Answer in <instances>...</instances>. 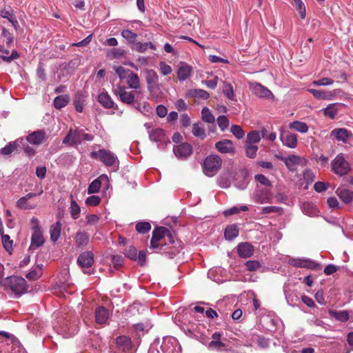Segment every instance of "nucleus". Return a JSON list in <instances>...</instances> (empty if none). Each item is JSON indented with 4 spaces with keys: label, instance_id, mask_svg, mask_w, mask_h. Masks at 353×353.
<instances>
[{
    "label": "nucleus",
    "instance_id": "13d9d810",
    "mask_svg": "<svg viewBox=\"0 0 353 353\" xmlns=\"http://www.w3.org/2000/svg\"><path fill=\"white\" fill-rule=\"evenodd\" d=\"M230 131L237 139H242L245 135V132L240 125H232Z\"/></svg>",
    "mask_w": 353,
    "mask_h": 353
},
{
    "label": "nucleus",
    "instance_id": "864d4df0",
    "mask_svg": "<svg viewBox=\"0 0 353 353\" xmlns=\"http://www.w3.org/2000/svg\"><path fill=\"white\" fill-rule=\"evenodd\" d=\"M258 147L255 145L245 143L246 156L250 159H254L256 156Z\"/></svg>",
    "mask_w": 353,
    "mask_h": 353
},
{
    "label": "nucleus",
    "instance_id": "a878e982",
    "mask_svg": "<svg viewBox=\"0 0 353 353\" xmlns=\"http://www.w3.org/2000/svg\"><path fill=\"white\" fill-rule=\"evenodd\" d=\"M126 82L131 89L137 90L140 88V79L138 74L132 71L128 75Z\"/></svg>",
    "mask_w": 353,
    "mask_h": 353
},
{
    "label": "nucleus",
    "instance_id": "f257e3e1",
    "mask_svg": "<svg viewBox=\"0 0 353 353\" xmlns=\"http://www.w3.org/2000/svg\"><path fill=\"white\" fill-rule=\"evenodd\" d=\"M1 284L17 296H21L28 290L27 282L21 276H12L5 278L1 281Z\"/></svg>",
    "mask_w": 353,
    "mask_h": 353
},
{
    "label": "nucleus",
    "instance_id": "9d476101",
    "mask_svg": "<svg viewBox=\"0 0 353 353\" xmlns=\"http://www.w3.org/2000/svg\"><path fill=\"white\" fill-rule=\"evenodd\" d=\"M290 264L296 268H307L311 270H319V263L310 259H292L290 260Z\"/></svg>",
    "mask_w": 353,
    "mask_h": 353
},
{
    "label": "nucleus",
    "instance_id": "c03bdc74",
    "mask_svg": "<svg viewBox=\"0 0 353 353\" xmlns=\"http://www.w3.org/2000/svg\"><path fill=\"white\" fill-rule=\"evenodd\" d=\"M307 91L318 100H327V98H329L328 95L327 94V91L325 90L310 88L307 90Z\"/></svg>",
    "mask_w": 353,
    "mask_h": 353
},
{
    "label": "nucleus",
    "instance_id": "f03ea898",
    "mask_svg": "<svg viewBox=\"0 0 353 353\" xmlns=\"http://www.w3.org/2000/svg\"><path fill=\"white\" fill-rule=\"evenodd\" d=\"M331 170L339 176L347 175L351 170L349 162L343 154H339L331 162Z\"/></svg>",
    "mask_w": 353,
    "mask_h": 353
},
{
    "label": "nucleus",
    "instance_id": "bf43d9fd",
    "mask_svg": "<svg viewBox=\"0 0 353 353\" xmlns=\"http://www.w3.org/2000/svg\"><path fill=\"white\" fill-rule=\"evenodd\" d=\"M217 123L221 131H224L228 128L230 122L225 115H221L217 118Z\"/></svg>",
    "mask_w": 353,
    "mask_h": 353
},
{
    "label": "nucleus",
    "instance_id": "c756f323",
    "mask_svg": "<svg viewBox=\"0 0 353 353\" xmlns=\"http://www.w3.org/2000/svg\"><path fill=\"white\" fill-rule=\"evenodd\" d=\"M239 235V228L236 224L228 225L224 232V236L226 240L231 241Z\"/></svg>",
    "mask_w": 353,
    "mask_h": 353
},
{
    "label": "nucleus",
    "instance_id": "dca6fc26",
    "mask_svg": "<svg viewBox=\"0 0 353 353\" xmlns=\"http://www.w3.org/2000/svg\"><path fill=\"white\" fill-rule=\"evenodd\" d=\"M280 139L284 145L290 148H295L297 145V136L291 132L281 134Z\"/></svg>",
    "mask_w": 353,
    "mask_h": 353
},
{
    "label": "nucleus",
    "instance_id": "69168bd1",
    "mask_svg": "<svg viewBox=\"0 0 353 353\" xmlns=\"http://www.w3.org/2000/svg\"><path fill=\"white\" fill-rule=\"evenodd\" d=\"M125 54V51L121 48H113L109 52V56L113 59H119Z\"/></svg>",
    "mask_w": 353,
    "mask_h": 353
},
{
    "label": "nucleus",
    "instance_id": "6e6d98bb",
    "mask_svg": "<svg viewBox=\"0 0 353 353\" xmlns=\"http://www.w3.org/2000/svg\"><path fill=\"white\" fill-rule=\"evenodd\" d=\"M101 186V183L97 179L94 180L88 186V193L93 194L99 192Z\"/></svg>",
    "mask_w": 353,
    "mask_h": 353
},
{
    "label": "nucleus",
    "instance_id": "b1692460",
    "mask_svg": "<svg viewBox=\"0 0 353 353\" xmlns=\"http://www.w3.org/2000/svg\"><path fill=\"white\" fill-rule=\"evenodd\" d=\"M336 193L345 203H350L353 201V192L348 189L338 188Z\"/></svg>",
    "mask_w": 353,
    "mask_h": 353
},
{
    "label": "nucleus",
    "instance_id": "412c9836",
    "mask_svg": "<svg viewBox=\"0 0 353 353\" xmlns=\"http://www.w3.org/2000/svg\"><path fill=\"white\" fill-rule=\"evenodd\" d=\"M352 134L345 128L334 129L331 132V137H334L338 141L346 142L352 137Z\"/></svg>",
    "mask_w": 353,
    "mask_h": 353
},
{
    "label": "nucleus",
    "instance_id": "7c9ffc66",
    "mask_svg": "<svg viewBox=\"0 0 353 353\" xmlns=\"http://www.w3.org/2000/svg\"><path fill=\"white\" fill-rule=\"evenodd\" d=\"M148 48L155 50L156 46L152 42H136L132 47L133 50L141 53L145 52Z\"/></svg>",
    "mask_w": 353,
    "mask_h": 353
},
{
    "label": "nucleus",
    "instance_id": "1a4fd4ad",
    "mask_svg": "<svg viewBox=\"0 0 353 353\" xmlns=\"http://www.w3.org/2000/svg\"><path fill=\"white\" fill-rule=\"evenodd\" d=\"M81 134L82 130H72L70 128L67 135L64 137L63 143L67 144L69 146H76L81 143Z\"/></svg>",
    "mask_w": 353,
    "mask_h": 353
},
{
    "label": "nucleus",
    "instance_id": "f8f14e48",
    "mask_svg": "<svg viewBox=\"0 0 353 353\" xmlns=\"http://www.w3.org/2000/svg\"><path fill=\"white\" fill-rule=\"evenodd\" d=\"M250 88L254 95L260 98L269 99L273 97V94L272 92L265 86L262 85L261 83H251L250 84Z\"/></svg>",
    "mask_w": 353,
    "mask_h": 353
},
{
    "label": "nucleus",
    "instance_id": "39448f33",
    "mask_svg": "<svg viewBox=\"0 0 353 353\" xmlns=\"http://www.w3.org/2000/svg\"><path fill=\"white\" fill-rule=\"evenodd\" d=\"M114 93L122 103L128 105H132L136 101L134 92L128 91L125 87L120 85L114 90Z\"/></svg>",
    "mask_w": 353,
    "mask_h": 353
},
{
    "label": "nucleus",
    "instance_id": "8fccbe9b",
    "mask_svg": "<svg viewBox=\"0 0 353 353\" xmlns=\"http://www.w3.org/2000/svg\"><path fill=\"white\" fill-rule=\"evenodd\" d=\"M121 36L125 39L129 43L134 44L137 37V34L130 30H123L121 32Z\"/></svg>",
    "mask_w": 353,
    "mask_h": 353
},
{
    "label": "nucleus",
    "instance_id": "aec40b11",
    "mask_svg": "<svg viewBox=\"0 0 353 353\" xmlns=\"http://www.w3.org/2000/svg\"><path fill=\"white\" fill-rule=\"evenodd\" d=\"M46 139V134L42 130L35 131L26 137V141L34 145L42 143Z\"/></svg>",
    "mask_w": 353,
    "mask_h": 353
},
{
    "label": "nucleus",
    "instance_id": "f3484780",
    "mask_svg": "<svg viewBox=\"0 0 353 353\" xmlns=\"http://www.w3.org/2000/svg\"><path fill=\"white\" fill-rule=\"evenodd\" d=\"M45 242L43 232L41 230H33L31 237V244L30 249H35L41 247Z\"/></svg>",
    "mask_w": 353,
    "mask_h": 353
},
{
    "label": "nucleus",
    "instance_id": "e2e57ef3",
    "mask_svg": "<svg viewBox=\"0 0 353 353\" xmlns=\"http://www.w3.org/2000/svg\"><path fill=\"white\" fill-rule=\"evenodd\" d=\"M112 263L113 264L114 268L118 270L120 267L123 265V258L121 255H112Z\"/></svg>",
    "mask_w": 353,
    "mask_h": 353
},
{
    "label": "nucleus",
    "instance_id": "603ef678",
    "mask_svg": "<svg viewBox=\"0 0 353 353\" xmlns=\"http://www.w3.org/2000/svg\"><path fill=\"white\" fill-rule=\"evenodd\" d=\"M294 7L299 12L301 19H304L306 14L305 6L302 0H294Z\"/></svg>",
    "mask_w": 353,
    "mask_h": 353
},
{
    "label": "nucleus",
    "instance_id": "ea45409f",
    "mask_svg": "<svg viewBox=\"0 0 353 353\" xmlns=\"http://www.w3.org/2000/svg\"><path fill=\"white\" fill-rule=\"evenodd\" d=\"M144 72L145 74L146 84L159 81V76L154 70L146 68Z\"/></svg>",
    "mask_w": 353,
    "mask_h": 353
},
{
    "label": "nucleus",
    "instance_id": "4d7b16f0",
    "mask_svg": "<svg viewBox=\"0 0 353 353\" xmlns=\"http://www.w3.org/2000/svg\"><path fill=\"white\" fill-rule=\"evenodd\" d=\"M70 214L74 219H77L80 214V207L74 201H72L70 203Z\"/></svg>",
    "mask_w": 353,
    "mask_h": 353
},
{
    "label": "nucleus",
    "instance_id": "bb28decb",
    "mask_svg": "<svg viewBox=\"0 0 353 353\" xmlns=\"http://www.w3.org/2000/svg\"><path fill=\"white\" fill-rule=\"evenodd\" d=\"M303 212L310 216H315L318 214L319 210L316 206L310 202H305L302 204Z\"/></svg>",
    "mask_w": 353,
    "mask_h": 353
},
{
    "label": "nucleus",
    "instance_id": "4be33fe9",
    "mask_svg": "<svg viewBox=\"0 0 353 353\" xmlns=\"http://www.w3.org/2000/svg\"><path fill=\"white\" fill-rule=\"evenodd\" d=\"M23 139H18L14 141H12L8 143L4 148H1V154L3 155H9L12 153L17 148L20 146L21 144H23Z\"/></svg>",
    "mask_w": 353,
    "mask_h": 353
},
{
    "label": "nucleus",
    "instance_id": "423d86ee",
    "mask_svg": "<svg viewBox=\"0 0 353 353\" xmlns=\"http://www.w3.org/2000/svg\"><path fill=\"white\" fill-rule=\"evenodd\" d=\"M148 134L150 141L156 142L159 148H163L168 143H170L164 130L160 128L152 129L148 132Z\"/></svg>",
    "mask_w": 353,
    "mask_h": 353
},
{
    "label": "nucleus",
    "instance_id": "774afa93",
    "mask_svg": "<svg viewBox=\"0 0 353 353\" xmlns=\"http://www.w3.org/2000/svg\"><path fill=\"white\" fill-rule=\"evenodd\" d=\"M37 76L40 81H44L46 79V74L43 68V64L39 62L37 69Z\"/></svg>",
    "mask_w": 353,
    "mask_h": 353
},
{
    "label": "nucleus",
    "instance_id": "9b49d317",
    "mask_svg": "<svg viewBox=\"0 0 353 353\" xmlns=\"http://www.w3.org/2000/svg\"><path fill=\"white\" fill-rule=\"evenodd\" d=\"M253 199L254 202L257 203H270L272 202V194L270 191L268 189H257L254 193Z\"/></svg>",
    "mask_w": 353,
    "mask_h": 353
},
{
    "label": "nucleus",
    "instance_id": "0eeeda50",
    "mask_svg": "<svg viewBox=\"0 0 353 353\" xmlns=\"http://www.w3.org/2000/svg\"><path fill=\"white\" fill-rule=\"evenodd\" d=\"M78 265L83 269V272L91 274L90 271H86L85 269L90 268L94 263V254L90 251L82 252L77 259Z\"/></svg>",
    "mask_w": 353,
    "mask_h": 353
},
{
    "label": "nucleus",
    "instance_id": "49530a36",
    "mask_svg": "<svg viewBox=\"0 0 353 353\" xmlns=\"http://www.w3.org/2000/svg\"><path fill=\"white\" fill-rule=\"evenodd\" d=\"M114 70L121 80L126 79L128 75L132 72L130 69H126L122 66H114Z\"/></svg>",
    "mask_w": 353,
    "mask_h": 353
},
{
    "label": "nucleus",
    "instance_id": "3c124183",
    "mask_svg": "<svg viewBox=\"0 0 353 353\" xmlns=\"http://www.w3.org/2000/svg\"><path fill=\"white\" fill-rule=\"evenodd\" d=\"M1 241L5 250L10 252L12 250L13 241L10 239L8 234H1Z\"/></svg>",
    "mask_w": 353,
    "mask_h": 353
},
{
    "label": "nucleus",
    "instance_id": "09e8293b",
    "mask_svg": "<svg viewBox=\"0 0 353 353\" xmlns=\"http://www.w3.org/2000/svg\"><path fill=\"white\" fill-rule=\"evenodd\" d=\"M136 230L141 234H145L148 232L151 229V225L149 222H139L135 226Z\"/></svg>",
    "mask_w": 353,
    "mask_h": 353
},
{
    "label": "nucleus",
    "instance_id": "338daca9",
    "mask_svg": "<svg viewBox=\"0 0 353 353\" xmlns=\"http://www.w3.org/2000/svg\"><path fill=\"white\" fill-rule=\"evenodd\" d=\"M159 70L162 75L166 76L172 72V69L170 65L166 64L163 61H161L159 63Z\"/></svg>",
    "mask_w": 353,
    "mask_h": 353
},
{
    "label": "nucleus",
    "instance_id": "c9c22d12",
    "mask_svg": "<svg viewBox=\"0 0 353 353\" xmlns=\"http://www.w3.org/2000/svg\"><path fill=\"white\" fill-rule=\"evenodd\" d=\"M329 314L332 317H334L341 322H345L349 319V314L347 310H329Z\"/></svg>",
    "mask_w": 353,
    "mask_h": 353
},
{
    "label": "nucleus",
    "instance_id": "6ab92c4d",
    "mask_svg": "<svg viewBox=\"0 0 353 353\" xmlns=\"http://www.w3.org/2000/svg\"><path fill=\"white\" fill-rule=\"evenodd\" d=\"M237 252L241 257L248 258L254 253V248L249 243H241L237 247Z\"/></svg>",
    "mask_w": 353,
    "mask_h": 353
},
{
    "label": "nucleus",
    "instance_id": "2eb2a0df",
    "mask_svg": "<svg viewBox=\"0 0 353 353\" xmlns=\"http://www.w3.org/2000/svg\"><path fill=\"white\" fill-rule=\"evenodd\" d=\"M216 149L221 153H233L234 147L232 141L223 139L215 143Z\"/></svg>",
    "mask_w": 353,
    "mask_h": 353
},
{
    "label": "nucleus",
    "instance_id": "a19ab883",
    "mask_svg": "<svg viewBox=\"0 0 353 353\" xmlns=\"http://www.w3.org/2000/svg\"><path fill=\"white\" fill-rule=\"evenodd\" d=\"M170 232L164 227H160L155 229L152 232V237L157 239L159 241L166 235H170Z\"/></svg>",
    "mask_w": 353,
    "mask_h": 353
},
{
    "label": "nucleus",
    "instance_id": "6e6552de",
    "mask_svg": "<svg viewBox=\"0 0 353 353\" xmlns=\"http://www.w3.org/2000/svg\"><path fill=\"white\" fill-rule=\"evenodd\" d=\"M193 149L190 144L188 143H182L179 145H174L173 152L176 157L181 160L188 159L192 154Z\"/></svg>",
    "mask_w": 353,
    "mask_h": 353
},
{
    "label": "nucleus",
    "instance_id": "58836bf2",
    "mask_svg": "<svg viewBox=\"0 0 353 353\" xmlns=\"http://www.w3.org/2000/svg\"><path fill=\"white\" fill-rule=\"evenodd\" d=\"M289 127L290 129L295 130L301 133H305L308 130L307 124L304 122L295 121L290 123Z\"/></svg>",
    "mask_w": 353,
    "mask_h": 353
},
{
    "label": "nucleus",
    "instance_id": "052dcab7",
    "mask_svg": "<svg viewBox=\"0 0 353 353\" xmlns=\"http://www.w3.org/2000/svg\"><path fill=\"white\" fill-rule=\"evenodd\" d=\"M123 254L126 257L130 259L131 260L136 261L137 259V251L134 246H130L123 252Z\"/></svg>",
    "mask_w": 353,
    "mask_h": 353
},
{
    "label": "nucleus",
    "instance_id": "20e7f679",
    "mask_svg": "<svg viewBox=\"0 0 353 353\" xmlns=\"http://www.w3.org/2000/svg\"><path fill=\"white\" fill-rule=\"evenodd\" d=\"M91 157L94 159H99L106 166H112L118 162L117 157L113 152L104 149L92 152Z\"/></svg>",
    "mask_w": 353,
    "mask_h": 353
},
{
    "label": "nucleus",
    "instance_id": "4c0bfd02",
    "mask_svg": "<svg viewBox=\"0 0 353 353\" xmlns=\"http://www.w3.org/2000/svg\"><path fill=\"white\" fill-rule=\"evenodd\" d=\"M0 52L2 53L1 57L6 62H10L19 57L17 51H12L11 55L9 56V50L5 49V48L2 46H0Z\"/></svg>",
    "mask_w": 353,
    "mask_h": 353
},
{
    "label": "nucleus",
    "instance_id": "f704fd0d",
    "mask_svg": "<svg viewBox=\"0 0 353 353\" xmlns=\"http://www.w3.org/2000/svg\"><path fill=\"white\" fill-rule=\"evenodd\" d=\"M192 132L194 136L204 139L206 137V133L203 125L201 123H194L192 125Z\"/></svg>",
    "mask_w": 353,
    "mask_h": 353
},
{
    "label": "nucleus",
    "instance_id": "c85d7f7f",
    "mask_svg": "<svg viewBox=\"0 0 353 353\" xmlns=\"http://www.w3.org/2000/svg\"><path fill=\"white\" fill-rule=\"evenodd\" d=\"M61 232V223L57 221L52 224L50 228V240L55 243L60 236Z\"/></svg>",
    "mask_w": 353,
    "mask_h": 353
},
{
    "label": "nucleus",
    "instance_id": "473e14b6",
    "mask_svg": "<svg viewBox=\"0 0 353 353\" xmlns=\"http://www.w3.org/2000/svg\"><path fill=\"white\" fill-rule=\"evenodd\" d=\"M109 316V310H95V321L98 324H105Z\"/></svg>",
    "mask_w": 353,
    "mask_h": 353
},
{
    "label": "nucleus",
    "instance_id": "37998d69",
    "mask_svg": "<svg viewBox=\"0 0 353 353\" xmlns=\"http://www.w3.org/2000/svg\"><path fill=\"white\" fill-rule=\"evenodd\" d=\"M261 137L259 132L256 130H253L248 134L245 143L254 145V143H259Z\"/></svg>",
    "mask_w": 353,
    "mask_h": 353
},
{
    "label": "nucleus",
    "instance_id": "393cba45",
    "mask_svg": "<svg viewBox=\"0 0 353 353\" xmlns=\"http://www.w3.org/2000/svg\"><path fill=\"white\" fill-rule=\"evenodd\" d=\"M74 241L77 247H84L89 241V235L86 232L79 231L74 238Z\"/></svg>",
    "mask_w": 353,
    "mask_h": 353
},
{
    "label": "nucleus",
    "instance_id": "a18cd8bd",
    "mask_svg": "<svg viewBox=\"0 0 353 353\" xmlns=\"http://www.w3.org/2000/svg\"><path fill=\"white\" fill-rule=\"evenodd\" d=\"M323 111L324 114L326 117L333 119L335 118V117L337 114L338 110L336 108V104L332 103V104L328 105L327 107H326L325 108H324L323 110Z\"/></svg>",
    "mask_w": 353,
    "mask_h": 353
},
{
    "label": "nucleus",
    "instance_id": "ddd939ff",
    "mask_svg": "<svg viewBox=\"0 0 353 353\" xmlns=\"http://www.w3.org/2000/svg\"><path fill=\"white\" fill-rule=\"evenodd\" d=\"M117 349L122 352L128 353L132 347L130 338L127 336L121 335L117 337L115 340Z\"/></svg>",
    "mask_w": 353,
    "mask_h": 353
},
{
    "label": "nucleus",
    "instance_id": "2f4dec72",
    "mask_svg": "<svg viewBox=\"0 0 353 353\" xmlns=\"http://www.w3.org/2000/svg\"><path fill=\"white\" fill-rule=\"evenodd\" d=\"M70 101V97L68 94L59 95L54 98L53 103L54 106L57 109H61L66 106Z\"/></svg>",
    "mask_w": 353,
    "mask_h": 353
},
{
    "label": "nucleus",
    "instance_id": "0e129e2a",
    "mask_svg": "<svg viewBox=\"0 0 353 353\" xmlns=\"http://www.w3.org/2000/svg\"><path fill=\"white\" fill-rule=\"evenodd\" d=\"M334 83V81L332 79L325 77L322 78L319 80L314 81L312 84L316 86H325L330 85Z\"/></svg>",
    "mask_w": 353,
    "mask_h": 353
},
{
    "label": "nucleus",
    "instance_id": "de8ad7c7",
    "mask_svg": "<svg viewBox=\"0 0 353 353\" xmlns=\"http://www.w3.org/2000/svg\"><path fill=\"white\" fill-rule=\"evenodd\" d=\"M248 207L247 205H241L240 207L234 206L230 209H228L223 212L225 216H230L235 214L239 213L241 211H248Z\"/></svg>",
    "mask_w": 353,
    "mask_h": 353
},
{
    "label": "nucleus",
    "instance_id": "a211bd4d",
    "mask_svg": "<svg viewBox=\"0 0 353 353\" xmlns=\"http://www.w3.org/2000/svg\"><path fill=\"white\" fill-rule=\"evenodd\" d=\"M192 68L187 63H182L179 65L177 70V77L179 81H185L188 79L192 74Z\"/></svg>",
    "mask_w": 353,
    "mask_h": 353
},
{
    "label": "nucleus",
    "instance_id": "cd10ccee",
    "mask_svg": "<svg viewBox=\"0 0 353 353\" xmlns=\"http://www.w3.org/2000/svg\"><path fill=\"white\" fill-rule=\"evenodd\" d=\"M186 97H191L200 99H208L210 97V94L204 90L192 89L188 91Z\"/></svg>",
    "mask_w": 353,
    "mask_h": 353
},
{
    "label": "nucleus",
    "instance_id": "e433bc0d",
    "mask_svg": "<svg viewBox=\"0 0 353 353\" xmlns=\"http://www.w3.org/2000/svg\"><path fill=\"white\" fill-rule=\"evenodd\" d=\"M281 160L290 170H292L293 167L298 165L300 162V158L296 155H290L288 157H283Z\"/></svg>",
    "mask_w": 353,
    "mask_h": 353
},
{
    "label": "nucleus",
    "instance_id": "79ce46f5",
    "mask_svg": "<svg viewBox=\"0 0 353 353\" xmlns=\"http://www.w3.org/2000/svg\"><path fill=\"white\" fill-rule=\"evenodd\" d=\"M201 116H202V120L204 122H206L208 123H214L215 122L214 116L211 113L210 110L207 107H204L202 109Z\"/></svg>",
    "mask_w": 353,
    "mask_h": 353
},
{
    "label": "nucleus",
    "instance_id": "5701e85b",
    "mask_svg": "<svg viewBox=\"0 0 353 353\" xmlns=\"http://www.w3.org/2000/svg\"><path fill=\"white\" fill-rule=\"evenodd\" d=\"M99 103L105 108L110 109L114 107V102L107 92H103L98 96Z\"/></svg>",
    "mask_w": 353,
    "mask_h": 353
},
{
    "label": "nucleus",
    "instance_id": "72a5a7b5",
    "mask_svg": "<svg viewBox=\"0 0 353 353\" xmlns=\"http://www.w3.org/2000/svg\"><path fill=\"white\" fill-rule=\"evenodd\" d=\"M85 95L82 92H77L75 94L74 99V105L75 109L79 112H82L83 109V102H84Z\"/></svg>",
    "mask_w": 353,
    "mask_h": 353
},
{
    "label": "nucleus",
    "instance_id": "7ed1b4c3",
    "mask_svg": "<svg viewBox=\"0 0 353 353\" xmlns=\"http://www.w3.org/2000/svg\"><path fill=\"white\" fill-rule=\"evenodd\" d=\"M222 160L218 155H209L204 160L203 172L206 176H213L220 170Z\"/></svg>",
    "mask_w": 353,
    "mask_h": 353
},
{
    "label": "nucleus",
    "instance_id": "4468645a",
    "mask_svg": "<svg viewBox=\"0 0 353 353\" xmlns=\"http://www.w3.org/2000/svg\"><path fill=\"white\" fill-rule=\"evenodd\" d=\"M147 89L151 100L157 101L162 97L163 93L159 81L147 84Z\"/></svg>",
    "mask_w": 353,
    "mask_h": 353
},
{
    "label": "nucleus",
    "instance_id": "5fc2aeb1",
    "mask_svg": "<svg viewBox=\"0 0 353 353\" xmlns=\"http://www.w3.org/2000/svg\"><path fill=\"white\" fill-rule=\"evenodd\" d=\"M42 274L41 267H39L34 270H31L26 274V278L29 280L35 281L38 279Z\"/></svg>",
    "mask_w": 353,
    "mask_h": 353
},
{
    "label": "nucleus",
    "instance_id": "680f3d73",
    "mask_svg": "<svg viewBox=\"0 0 353 353\" xmlns=\"http://www.w3.org/2000/svg\"><path fill=\"white\" fill-rule=\"evenodd\" d=\"M223 92L224 94L230 100H234V94L233 88L230 83H225Z\"/></svg>",
    "mask_w": 353,
    "mask_h": 353
}]
</instances>
